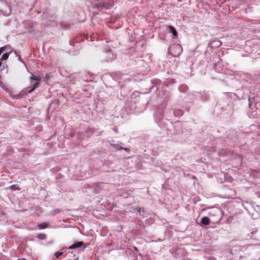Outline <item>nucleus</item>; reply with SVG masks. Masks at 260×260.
<instances>
[{
    "instance_id": "nucleus-1",
    "label": "nucleus",
    "mask_w": 260,
    "mask_h": 260,
    "mask_svg": "<svg viewBox=\"0 0 260 260\" xmlns=\"http://www.w3.org/2000/svg\"><path fill=\"white\" fill-rule=\"evenodd\" d=\"M29 79L30 80L31 84L33 83V81H35L36 82L34 84L32 87L28 91V93L32 92L35 90L39 86L41 78L40 77H37L34 75H31Z\"/></svg>"
},
{
    "instance_id": "nucleus-2",
    "label": "nucleus",
    "mask_w": 260,
    "mask_h": 260,
    "mask_svg": "<svg viewBox=\"0 0 260 260\" xmlns=\"http://www.w3.org/2000/svg\"><path fill=\"white\" fill-rule=\"evenodd\" d=\"M84 244V243H83V242L79 241V242H76L75 243H74L73 244H72V245L69 246L68 248L69 249H75V248H78L81 247Z\"/></svg>"
},
{
    "instance_id": "nucleus-3",
    "label": "nucleus",
    "mask_w": 260,
    "mask_h": 260,
    "mask_svg": "<svg viewBox=\"0 0 260 260\" xmlns=\"http://www.w3.org/2000/svg\"><path fill=\"white\" fill-rule=\"evenodd\" d=\"M201 223L203 225H207L210 223V220L207 217H204L201 219Z\"/></svg>"
},
{
    "instance_id": "nucleus-4",
    "label": "nucleus",
    "mask_w": 260,
    "mask_h": 260,
    "mask_svg": "<svg viewBox=\"0 0 260 260\" xmlns=\"http://www.w3.org/2000/svg\"><path fill=\"white\" fill-rule=\"evenodd\" d=\"M168 28L170 29V31L172 33L173 35L175 37H176L177 35V31L175 28L172 26H168Z\"/></svg>"
},
{
    "instance_id": "nucleus-5",
    "label": "nucleus",
    "mask_w": 260,
    "mask_h": 260,
    "mask_svg": "<svg viewBox=\"0 0 260 260\" xmlns=\"http://www.w3.org/2000/svg\"><path fill=\"white\" fill-rule=\"evenodd\" d=\"M38 226L40 229H44L48 227V223L47 222H42L38 224Z\"/></svg>"
},
{
    "instance_id": "nucleus-6",
    "label": "nucleus",
    "mask_w": 260,
    "mask_h": 260,
    "mask_svg": "<svg viewBox=\"0 0 260 260\" xmlns=\"http://www.w3.org/2000/svg\"><path fill=\"white\" fill-rule=\"evenodd\" d=\"M10 188L13 190H20L21 188L17 185L14 184L10 186Z\"/></svg>"
},
{
    "instance_id": "nucleus-7",
    "label": "nucleus",
    "mask_w": 260,
    "mask_h": 260,
    "mask_svg": "<svg viewBox=\"0 0 260 260\" xmlns=\"http://www.w3.org/2000/svg\"><path fill=\"white\" fill-rule=\"evenodd\" d=\"M9 56V54L8 53H4L2 56V58L0 59L1 60H7Z\"/></svg>"
},
{
    "instance_id": "nucleus-8",
    "label": "nucleus",
    "mask_w": 260,
    "mask_h": 260,
    "mask_svg": "<svg viewBox=\"0 0 260 260\" xmlns=\"http://www.w3.org/2000/svg\"><path fill=\"white\" fill-rule=\"evenodd\" d=\"M63 254V253L62 252H56L55 253V256L56 257V258H58L60 256H61L62 254Z\"/></svg>"
},
{
    "instance_id": "nucleus-9",
    "label": "nucleus",
    "mask_w": 260,
    "mask_h": 260,
    "mask_svg": "<svg viewBox=\"0 0 260 260\" xmlns=\"http://www.w3.org/2000/svg\"><path fill=\"white\" fill-rule=\"evenodd\" d=\"M4 69H5V66L2 64V60H1V59H0V69L1 70H4Z\"/></svg>"
},
{
    "instance_id": "nucleus-10",
    "label": "nucleus",
    "mask_w": 260,
    "mask_h": 260,
    "mask_svg": "<svg viewBox=\"0 0 260 260\" xmlns=\"http://www.w3.org/2000/svg\"><path fill=\"white\" fill-rule=\"evenodd\" d=\"M5 48L4 47H1L0 48V55L5 51Z\"/></svg>"
},
{
    "instance_id": "nucleus-11",
    "label": "nucleus",
    "mask_w": 260,
    "mask_h": 260,
    "mask_svg": "<svg viewBox=\"0 0 260 260\" xmlns=\"http://www.w3.org/2000/svg\"><path fill=\"white\" fill-rule=\"evenodd\" d=\"M120 149H123V148H122V147H120ZM123 149H124V150L126 151H128V152L129 151V150L128 149H127V148H123Z\"/></svg>"
},
{
    "instance_id": "nucleus-12",
    "label": "nucleus",
    "mask_w": 260,
    "mask_h": 260,
    "mask_svg": "<svg viewBox=\"0 0 260 260\" xmlns=\"http://www.w3.org/2000/svg\"><path fill=\"white\" fill-rule=\"evenodd\" d=\"M135 249L136 250H138L137 248H136V247H135Z\"/></svg>"
},
{
    "instance_id": "nucleus-13",
    "label": "nucleus",
    "mask_w": 260,
    "mask_h": 260,
    "mask_svg": "<svg viewBox=\"0 0 260 260\" xmlns=\"http://www.w3.org/2000/svg\"><path fill=\"white\" fill-rule=\"evenodd\" d=\"M211 260H215L214 258H211Z\"/></svg>"
}]
</instances>
